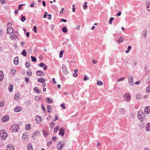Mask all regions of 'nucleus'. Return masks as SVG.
Returning <instances> with one entry per match:
<instances>
[{
	"label": "nucleus",
	"instance_id": "nucleus-44",
	"mask_svg": "<svg viewBox=\"0 0 150 150\" xmlns=\"http://www.w3.org/2000/svg\"><path fill=\"white\" fill-rule=\"evenodd\" d=\"M29 80V78L28 77L25 78V81L26 83H28Z\"/></svg>",
	"mask_w": 150,
	"mask_h": 150
},
{
	"label": "nucleus",
	"instance_id": "nucleus-49",
	"mask_svg": "<svg viewBox=\"0 0 150 150\" xmlns=\"http://www.w3.org/2000/svg\"><path fill=\"white\" fill-rule=\"evenodd\" d=\"M30 103H31V102L29 100L25 102V105H30Z\"/></svg>",
	"mask_w": 150,
	"mask_h": 150
},
{
	"label": "nucleus",
	"instance_id": "nucleus-33",
	"mask_svg": "<svg viewBox=\"0 0 150 150\" xmlns=\"http://www.w3.org/2000/svg\"><path fill=\"white\" fill-rule=\"evenodd\" d=\"M30 125L29 124H28L26 125L25 127V129L26 130H28L30 129Z\"/></svg>",
	"mask_w": 150,
	"mask_h": 150
},
{
	"label": "nucleus",
	"instance_id": "nucleus-47",
	"mask_svg": "<svg viewBox=\"0 0 150 150\" xmlns=\"http://www.w3.org/2000/svg\"><path fill=\"white\" fill-rule=\"evenodd\" d=\"M27 72V74L28 75L31 76L32 75V72L30 70L28 71Z\"/></svg>",
	"mask_w": 150,
	"mask_h": 150
},
{
	"label": "nucleus",
	"instance_id": "nucleus-46",
	"mask_svg": "<svg viewBox=\"0 0 150 150\" xmlns=\"http://www.w3.org/2000/svg\"><path fill=\"white\" fill-rule=\"evenodd\" d=\"M16 71V70L14 68H12L11 69V73L13 74H15L14 73Z\"/></svg>",
	"mask_w": 150,
	"mask_h": 150
},
{
	"label": "nucleus",
	"instance_id": "nucleus-11",
	"mask_svg": "<svg viewBox=\"0 0 150 150\" xmlns=\"http://www.w3.org/2000/svg\"><path fill=\"white\" fill-rule=\"evenodd\" d=\"M13 32V28L11 27L8 28L7 30V33L10 34L12 33Z\"/></svg>",
	"mask_w": 150,
	"mask_h": 150
},
{
	"label": "nucleus",
	"instance_id": "nucleus-38",
	"mask_svg": "<svg viewBox=\"0 0 150 150\" xmlns=\"http://www.w3.org/2000/svg\"><path fill=\"white\" fill-rule=\"evenodd\" d=\"M21 20L22 21L24 22L26 20L25 16H23L22 15H21Z\"/></svg>",
	"mask_w": 150,
	"mask_h": 150
},
{
	"label": "nucleus",
	"instance_id": "nucleus-60",
	"mask_svg": "<svg viewBox=\"0 0 150 150\" xmlns=\"http://www.w3.org/2000/svg\"><path fill=\"white\" fill-rule=\"evenodd\" d=\"M52 140L56 142V137H52Z\"/></svg>",
	"mask_w": 150,
	"mask_h": 150
},
{
	"label": "nucleus",
	"instance_id": "nucleus-10",
	"mask_svg": "<svg viewBox=\"0 0 150 150\" xmlns=\"http://www.w3.org/2000/svg\"><path fill=\"white\" fill-rule=\"evenodd\" d=\"M18 34L17 33H14L12 35L10 36V38L13 40H14L17 38Z\"/></svg>",
	"mask_w": 150,
	"mask_h": 150
},
{
	"label": "nucleus",
	"instance_id": "nucleus-4",
	"mask_svg": "<svg viewBox=\"0 0 150 150\" xmlns=\"http://www.w3.org/2000/svg\"><path fill=\"white\" fill-rule=\"evenodd\" d=\"M123 97L125 100L127 102H129L130 100V96L129 93H126L124 94Z\"/></svg>",
	"mask_w": 150,
	"mask_h": 150
},
{
	"label": "nucleus",
	"instance_id": "nucleus-8",
	"mask_svg": "<svg viewBox=\"0 0 150 150\" xmlns=\"http://www.w3.org/2000/svg\"><path fill=\"white\" fill-rule=\"evenodd\" d=\"M144 112L146 114H148L150 113V106H146L144 109Z\"/></svg>",
	"mask_w": 150,
	"mask_h": 150
},
{
	"label": "nucleus",
	"instance_id": "nucleus-54",
	"mask_svg": "<svg viewBox=\"0 0 150 150\" xmlns=\"http://www.w3.org/2000/svg\"><path fill=\"white\" fill-rule=\"evenodd\" d=\"M33 30H34V32L35 33H36L37 32V28L36 26H34Z\"/></svg>",
	"mask_w": 150,
	"mask_h": 150
},
{
	"label": "nucleus",
	"instance_id": "nucleus-59",
	"mask_svg": "<svg viewBox=\"0 0 150 150\" xmlns=\"http://www.w3.org/2000/svg\"><path fill=\"white\" fill-rule=\"evenodd\" d=\"M92 61L93 63L95 64H96L97 63V61L96 60H95L94 59H93L92 60Z\"/></svg>",
	"mask_w": 150,
	"mask_h": 150
},
{
	"label": "nucleus",
	"instance_id": "nucleus-61",
	"mask_svg": "<svg viewBox=\"0 0 150 150\" xmlns=\"http://www.w3.org/2000/svg\"><path fill=\"white\" fill-rule=\"evenodd\" d=\"M52 82L54 84L57 83L56 81H55V79L54 78H53L52 79Z\"/></svg>",
	"mask_w": 150,
	"mask_h": 150
},
{
	"label": "nucleus",
	"instance_id": "nucleus-62",
	"mask_svg": "<svg viewBox=\"0 0 150 150\" xmlns=\"http://www.w3.org/2000/svg\"><path fill=\"white\" fill-rule=\"evenodd\" d=\"M72 6V11L73 12H75V5H73Z\"/></svg>",
	"mask_w": 150,
	"mask_h": 150
},
{
	"label": "nucleus",
	"instance_id": "nucleus-30",
	"mask_svg": "<svg viewBox=\"0 0 150 150\" xmlns=\"http://www.w3.org/2000/svg\"><path fill=\"white\" fill-rule=\"evenodd\" d=\"M27 147L28 150H33V148L31 144H29L28 145Z\"/></svg>",
	"mask_w": 150,
	"mask_h": 150
},
{
	"label": "nucleus",
	"instance_id": "nucleus-7",
	"mask_svg": "<svg viewBox=\"0 0 150 150\" xmlns=\"http://www.w3.org/2000/svg\"><path fill=\"white\" fill-rule=\"evenodd\" d=\"M9 119V117L8 115L4 116L2 118L1 121L3 122H5L8 121Z\"/></svg>",
	"mask_w": 150,
	"mask_h": 150
},
{
	"label": "nucleus",
	"instance_id": "nucleus-37",
	"mask_svg": "<svg viewBox=\"0 0 150 150\" xmlns=\"http://www.w3.org/2000/svg\"><path fill=\"white\" fill-rule=\"evenodd\" d=\"M122 38L120 37L118 40L117 41L121 43L123 41V40L122 39Z\"/></svg>",
	"mask_w": 150,
	"mask_h": 150
},
{
	"label": "nucleus",
	"instance_id": "nucleus-45",
	"mask_svg": "<svg viewBox=\"0 0 150 150\" xmlns=\"http://www.w3.org/2000/svg\"><path fill=\"white\" fill-rule=\"evenodd\" d=\"M97 84L98 85H99H99L102 86L103 84V83L101 81H98L97 82Z\"/></svg>",
	"mask_w": 150,
	"mask_h": 150
},
{
	"label": "nucleus",
	"instance_id": "nucleus-32",
	"mask_svg": "<svg viewBox=\"0 0 150 150\" xmlns=\"http://www.w3.org/2000/svg\"><path fill=\"white\" fill-rule=\"evenodd\" d=\"M146 10L149 12H150V3L147 4L146 6Z\"/></svg>",
	"mask_w": 150,
	"mask_h": 150
},
{
	"label": "nucleus",
	"instance_id": "nucleus-51",
	"mask_svg": "<svg viewBox=\"0 0 150 150\" xmlns=\"http://www.w3.org/2000/svg\"><path fill=\"white\" fill-rule=\"evenodd\" d=\"M4 103L3 101H1L0 103V107L3 106L4 105Z\"/></svg>",
	"mask_w": 150,
	"mask_h": 150
},
{
	"label": "nucleus",
	"instance_id": "nucleus-52",
	"mask_svg": "<svg viewBox=\"0 0 150 150\" xmlns=\"http://www.w3.org/2000/svg\"><path fill=\"white\" fill-rule=\"evenodd\" d=\"M84 78H83V80L84 81H86L87 80H88L89 78L88 77H87V76L86 75H85L84 76Z\"/></svg>",
	"mask_w": 150,
	"mask_h": 150
},
{
	"label": "nucleus",
	"instance_id": "nucleus-25",
	"mask_svg": "<svg viewBox=\"0 0 150 150\" xmlns=\"http://www.w3.org/2000/svg\"><path fill=\"white\" fill-rule=\"evenodd\" d=\"M125 110L123 108H120L119 110V112L120 114L123 115L124 114Z\"/></svg>",
	"mask_w": 150,
	"mask_h": 150
},
{
	"label": "nucleus",
	"instance_id": "nucleus-23",
	"mask_svg": "<svg viewBox=\"0 0 150 150\" xmlns=\"http://www.w3.org/2000/svg\"><path fill=\"white\" fill-rule=\"evenodd\" d=\"M4 78V74L2 71H0V82Z\"/></svg>",
	"mask_w": 150,
	"mask_h": 150
},
{
	"label": "nucleus",
	"instance_id": "nucleus-56",
	"mask_svg": "<svg viewBox=\"0 0 150 150\" xmlns=\"http://www.w3.org/2000/svg\"><path fill=\"white\" fill-rule=\"evenodd\" d=\"M26 66L27 67H30V64L29 62H27L26 64Z\"/></svg>",
	"mask_w": 150,
	"mask_h": 150
},
{
	"label": "nucleus",
	"instance_id": "nucleus-6",
	"mask_svg": "<svg viewBox=\"0 0 150 150\" xmlns=\"http://www.w3.org/2000/svg\"><path fill=\"white\" fill-rule=\"evenodd\" d=\"M63 73L65 75L68 74L69 72L67 71L66 66L64 64H63L62 67Z\"/></svg>",
	"mask_w": 150,
	"mask_h": 150
},
{
	"label": "nucleus",
	"instance_id": "nucleus-55",
	"mask_svg": "<svg viewBox=\"0 0 150 150\" xmlns=\"http://www.w3.org/2000/svg\"><path fill=\"white\" fill-rule=\"evenodd\" d=\"M60 106L62 107L63 109H65V107L64 104H62L60 105Z\"/></svg>",
	"mask_w": 150,
	"mask_h": 150
},
{
	"label": "nucleus",
	"instance_id": "nucleus-22",
	"mask_svg": "<svg viewBox=\"0 0 150 150\" xmlns=\"http://www.w3.org/2000/svg\"><path fill=\"white\" fill-rule=\"evenodd\" d=\"M13 85L12 84H10L8 86V91L10 92H11L13 91Z\"/></svg>",
	"mask_w": 150,
	"mask_h": 150
},
{
	"label": "nucleus",
	"instance_id": "nucleus-48",
	"mask_svg": "<svg viewBox=\"0 0 150 150\" xmlns=\"http://www.w3.org/2000/svg\"><path fill=\"white\" fill-rule=\"evenodd\" d=\"M28 135L26 133H23L22 135V137L23 138H25L27 137Z\"/></svg>",
	"mask_w": 150,
	"mask_h": 150
},
{
	"label": "nucleus",
	"instance_id": "nucleus-9",
	"mask_svg": "<svg viewBox=\"0 0 150 150\" xmlns=\"http://www.w3.org/2000/svg\"><path fill=\"white\" fill-rule=\"evenodd\" d=\"M40 134V132L39 131H36L33 134L32 137L34 139H35V137L36 136H38Z\"/></svg>",
	"mask_w": 150,
	"mask_h": 150
},
{
	"label": "nucleus",
	"instance_id": "nucleus-35",
	"mask_svg": "<svg viewBox=\"0 0 150 150\" xmlns=\"http://www.w3.org/2000/svg\"><path fill=\"white\" fill-rule=\"evenodd\" d=\"M64 52V50H62L60 51L59 52V57L60 58H62L63 57V55Z\"/></svg>",
	"mask_w": 150,
	"mask_h": 150
},
{
	"label": "nucleus",
	"instance_id": "nucleus-57",
	"mask_svg": "<svg viewBox=\"0 0 150 150\" xmlns=\"http://www.w3.org/2000/svg\"><path fill=\"white\" fill-rule=\"evenodd\" d=\"M47 109L48 111L47 112L48 113L50 112V107L49 106V105H47Z\"/></svg>",
	"mask_w": 150,
	"mask_h": 150
},
{
	"label": "nucleus",
	"instance_id": "nucleus-34",
	"mask_svg": "<svg viewBox=\"0 0 150 150\" xmlns=\"http://www.w3.org/2000/svg\"><path fill=\"white\" fill-rule=\"evenodd\" d=\"M62 31L64 33H66L67 31V29L65 27H63L62 28Z\"/></svg>",
	"mask_w": 150,
	"mask_h": 150
},
{
	"label": "nucleus",
	"instance_id": "nucleus-20",
	"mask_svg": "<svg viewBox=\"0 0 150 150\" xmlns=\"http://www.w3.org/2000/svg\"><path fill=\"white\" fill-rule=\"evenodd\" d=\"M147 33V29L146 28H145L144 29L142 33V37L143 38H145L146 37Z\"/></svg>",
	"mask_w": 150,
	"mask_h": 150
},
{
	"label": "nucleus",
	"instance_id": "nucleus-18",
	"mask_svg": "<svg viewBox=\"0 0 150 150\" xmlns=\"http://www.w3.org/2000/svg\"><path fill=\"white\" fill-rule=\"evenodd\" d=\"M45 79L43 78H39L37 79V81L41 83L45 82Z\"/></svg>",
	"mask_w": 150,
	"mask_h": 150
},
{
	"label": "nucleus",
	"instance_id": "nucleus-40",
	"mask_svg": "<svg viewBox=\"0 0 150 150\" xmlns=\"http://www.w3.org/2000/svg\"><path fill=\"white\" fill-rule=\"evenodd\" d=\"M146 92L147 93L150 92V85L146 88Z\"/></svg>",
	"mask_w": 150,
	"mask_h": 150
},
{
	"label": "nucleus",
	"instance_id": "nucleus-64",
	"mask_svg": "<svg viewBox=\"0 0 150 150\" xmlns=\"http://www.w3.org/2000/svg\"><path fill=\"white\" fill-rule=\"evenodd\" d=\"M87 7V6L86 4H84L83 5V8L84 9H86Z\"/></svg>",
	"mask_w": 150,
	"mask_h": 150
},
{
	"label": "nucleus",
	"instance_id": "nucleus-26",
	"mask_svg": "<svg viewBox=\"0 0 150 150\" xmlns=\"http://www.w3.org/2000/svg\"><path fill=\"white\" fill-rule=\"evenodd\" d=\"M33 90L38 93H40L41 92V91L39 90L37 87H35L34 88Z\"/></svg>",
	"mask_w": 150,
	"mask_h": 150
},
{
	"label": "nucleus",
	"instance_id": "nucleus-15",
	"mask_svg": "<svg viewBox=\"0 0 150 150\" xmlns=\"http://www.w3.org/2000/svg\"><path fill=\"white\" fill-rule=\"evenodd\" d=\"M36 74L38 76H44L45 75L43 72L40 71H37L36 72Z\"/></svg>",
	"mask_w": 150,
	"mask_h": 150
},
{
	"label": "nucleus",
	"instance_id": "nucleus-14",
	"mask_svg": "<svg viewBox=\"0 0 150 150\" xmlns=\"http://www.w3.org/2000/svg\"><path fill=\"white\" fill-rule=\"evenodd\" d=\"M129 83L131 86L134 85L133 78L132 76H130V78L129 79Z\"/></svg>",
	"mask_w": 150,
	"mask_h": 150
},
{
	"label": "nucleus",
	"instance_id": "nucleus-16",
	"mask_svg": "<svg viewBox=\"0 0 150 150\" xmlns=\"http://www.w3.org/2000/svg\"><path fill=\"white\" fill-rule=\"evenodd\" d=\"M64 129L63 127H61L60 129V132L59 133V134H61L62 136H63L64 134Z\"/></svg>",
	"mask_w": 150,
	"mask_h": 150
},
{
	"label": "nucleus",
	"instance_id": "nucleus-43",
	"mask_svg": "<svg viewBox=\"0 0 150 150\" xmlns=\"http://www.w3.org/2000/svg\"><path fill=\"white\" fill-rule=\"evenodd\" d=\"M59 128V126L58 125H57V126H56L54 128V131L55 133H57V129H58Z\"/></svg>",
	"mask_w": 150,
	"mask_h": 150
},
{
	"label": "nucleus",
	"instance_id": "nucleus-41",
	"mask_svg": "<svg viewBox=\"0 0 150 150\" xmlns=\"http://www.w3.org/2000/svg\"><path fill=\"white\" fill-rule=\"evenodd\" d=\"M125 79V77H122L119 78L117 81V82H118L121 81H122L124 80Z\"/></svg>",
	"mask_w": 150,
	"mask_h": 150
},
{
	"label": "nucleus",
	"instance_id": "nucleus-31",
	"mask_svg": "<svg viewBox=\"0 0 150 150\" xmlns=\"http://www.w3.org/2000/svg\"><path fill=\"white\" fill-rule=\"evenodd\" d=\"M19 96L18 93H16L15 94L14 98L15 100H17L19 98Z\"/></svg>",
	"mask_w": 150,
	"mask_h": 150
},
{
	"label": "nucleus",
	"instance_id": "nucleus-28",
	"mask_svg": "<svg viewBox=\"0 0 150 150\" xmlns=\"http://www.w3.org/2000/svg\"><path fill=\"white\" fill-rule=\"evenodd\" d=\"M136 96V98L138 100H139L142 97L140 93L137 94Z\"/></svg>",
	"mask_w": 150,
	"mask_h": 150
},
{
	"label": "nucleus",
	"instance_id": "nucleus-39",
	"mask_svg": "<svg viewBox=\"0 0 150 150\" xmlns=\"http://www.w3.org/2000/svg\"><path fill=\"white\" fill-rule=\"evenodd\" d=\"M31 58L32 61L34 62H36V59L35 57L31 56Z\"/></svg>",
	"mask_w": 150,
	"mask_h": 150
},
{
	"label": "nucleus",
	"instance_id": "nucleus-12",
	"mask_svg": "<svg viewBox=\"0 0 150 150\" xmlns=\"http://www.w3.org/2000/svg\"><path fill=\"white\" fill-rule=\"evenodd\" d=\"M35 120L38 123H40L41 122L42 118L41 117L39 116H37L36 117Z\"/></svg>",
	"mask_w": 150,
	"mask_h": 150
},
{
	"label": "nucleus",
	"instance_id": "nucleus-50",
	"mask_svg": "<svg viewBox=\"0 0 150 150\" xmlns=\"http://www.w3.org/2000/svg\"><path fill=\"white\" fill-rule=\"evenodd\" d=\"M45 64L43 62H41L40 63V64H38L39 66H40L41 67H43L44 65Z\"/></svg>",
	"mask_w": 150,
	"mask_h": 150
},
{
	"label": "nucleus",
	"instance_id": "nucleus-19",
	"mask_svg": "<svg viewBox=\"0 0 150 150\" xmlns=\"http://www.w3.org/2000/svg\"><path fill=\"white\" fill-rule=\"evenodd\" d=\"M13 62L15 65H18V57H16L13 60Z\"/></svg>",
	"mask_w": 150,
	"mask_h": 150
},
{
	"label": "nucleus",
	"instance_id": "nucleus-42",
	"mask_svg": "<svg viewBox=\"0 0 150 150\" xmlns=\"http://www.w3.org/2000/svg\"><path fill=\"white\" fill-rule=\"evenodd\" d=\"M114 19V18L113 17H111L109 19V23L110 24H111L112 23V22L113 21V20Z\"/></svg>",
	"mask_w": 150,
	"mask_h": 150
},
{
	"label": "nucleus",
	"instance_id": "nucleus-21",
	"mask_svg": "<svg viewBox=\"0 0 150 150\" xmlns=\"http://www.w3.org/2000/svg\"><path fill=\"white\" fill-rule=\"evenodd\" d=\"M21 107L19 106H17L14 109V111L16 112H18L22 110Z\"/></svg>",
	"mask_w": 150,
	"mask_h": 150
},
{
	"label": "nucleus",
	"instance_id": "nucleus-13",
	"mask_svg": "<svg viewBox=\"0 0 150 150\" xmlns=\"http://www.w3.org/2000/svg\"><path fill=\"white\" fill-rule=\"evenodd\" d=\"M6 150H14V146L11 144H9L7 147Z\"/></svg>",
	"mask_w": 150,
	"mask_h": 150
},
{
	"label": "nucleus",
	"instance_id": "nucleus-63",
	"mask_svg": "<svg viewBox=\"0 0 150 150\" xmlns=\"http://www.w3.org/2000/svg\"><path fill=\"white\" fill-rule=\"evenodd\" d=\"M121 11H119L117 14H116V15L117 16H120L121 15Z\"/></svg>",
	"mask_w": 150,
	"mask_h": 150
},
{
	"label": "nucleus",
	"instance_id": "nucleus-29",
	"mask_svg": "<svg viewBox=\"0 0 150 150\" xmlns=\"http://www.w3.org/2000/svg\"><path fill=\"white\" fill-rule=\"evenodd\" d=\"M46 101L49 103H52V100L50 99L49 98H47L46 99Z\"/></svg>",
	"mask_w": 150,
	"mask_h": 150
},
{
	"label": "nucleus",
	"instance_id": "nucleus-53",
	"mask_svg": "<svg viewBox=\"0 0 150 150\" xmlns=\"http://www.w3.org/2000/svg\"><path fill=\"white\" fill-rule=\"evenodd\" d=\"M137 62V60H135L133 61V65L134 66H136Z\"/></svg>",
	"mask_w": 150,
	"mask_h": 150
},
{
	"label": "nucleus",
	"instance_id": "nucleus-36",
	"mask_svg": "<svg viewBox=\"0 0 150 150\" xmlns=\"http://www.w3.org/2000/svg\"><path fill=\"white\" fill-rule=\"evenodd\" d=\"M21 53L24 56H26L27 55L26 52L25 50H23Z\"/></svg>",
	"mask_w": 150,
	"mask_h": 150
},
{
	"label": "nucleus",
	"instance_id": "nucleus-27",
	"mask_svg": "<svg viewBox=\"0 0 150 150\" xmlns=\"http://www.w3.org/2000/svg\"><path fill=\"white\" fill-rule=\"evenodd\" d=\"M42 99V98L41 96H37L35 98V100L36 101H39V100H41Z\"/></svg>",
	"mask_w": 150,
	"mask_h": 150
},
{
	"label": "nucleus",
	"instance_id": "nucleus-58",
	"mask_svg": "<svg viewBox=\"0 0 150 150\" xmlns=\"http://www.w3.org/2000/svg\"><path fill=\"white\" fill-rule=\"evenodd\" d=\"M48 16H49V17L48 18V19L50 20L51 19V17H52V15L50 14H47Z\"/></svg>",
	"mask_w": 150,
	"mask_h": 150
},
{
	"label": "nucleus",
	"instance_id": "nucleus-5",
	"mask_svg": "<svg viewBox=\"0 0 150 150\" xmlns=\"http://www.w3.org/2000/svg\"><path fill=\"white\" fill-rule=\"evenodd\" d=\"M64 145L63 142L62 141H59L57 145V149H62Z\"/></svg>",
	"mask_w": 150,
	"mask_h": 150
},
{
	"label": "nucleus",
	"instance_id": "nucleus-17",
	"mask_svg": "<svg viewBox=\"0 0 150 150\" xmlns=\"http://www.w3.org/2000/svg\"><path fill=\"white\" fill-rule=\"evenodd\" d=\"M146 130L148 131L149 132L150 131V123L148 122L147 123L145 126Z\"/></svg>",
	"mask_w": 150,
	"mask_h": 150
},
{
	"label": "nucleus",
	"instance_id": "nucleus-1",
	"mask_svg": "<svg viewBox=\"0 0 150 150\" xmlns=\"http://www.w3.org/2000/svg\"><path fill=\"white\" fill-rule=\"evenodd\" d=\"M137 117L139 120L142 122L145 118L144 114L141 111H139L138 113Z\"/></svg>",
	"mask_w": 150,
	"mask_h": 150
},
{
	"label": "nucleus",
	"instance_id": "nucleus-24",
	"mask_svg": "<svg viewBox=\"0 0 150 150\" xmlns=\"http://www.w3.org/2000/svg\"><path fill=\"white\" fill-rule=\"evenodd\" d=\"M42 132L44 137L46 138L48 135V133L44 130H42Z\"/></svg>",
	"mask_w": 150,
	"mask_h": 150
},
{
	"label": "nucleus",
	"instance_id": "nucleus-2",
	"mask_svg": "<svg viewBox=\"0 0 150 150\" xmlns=\"http://www.w3.org/2000/svg\"><path fill=\"white\" fill-rule=\"evenodd\" d=\"M7 134L5 130L0 131V137L2 140H5L7 137Z\"/></svg>",
	"mask_w": 150,
	"mask_h": 150
},
{
	"label": "nucleus",
	"instance_id": "nucleus-3",
	"mask_svg": "<svg viewBox=\"0 0 150 150\" xmlns=\"http://www.w3.org/2000/svg\"><path fill=\"white\" fill-rule=\"evenodd\" d=\"M19 129V126L17 124L13 125L11 127V129L12 132H16L18 131Z\"/></svg>",
	"mask_w": 150,
	"mask_h": 150
}]
</instances>
